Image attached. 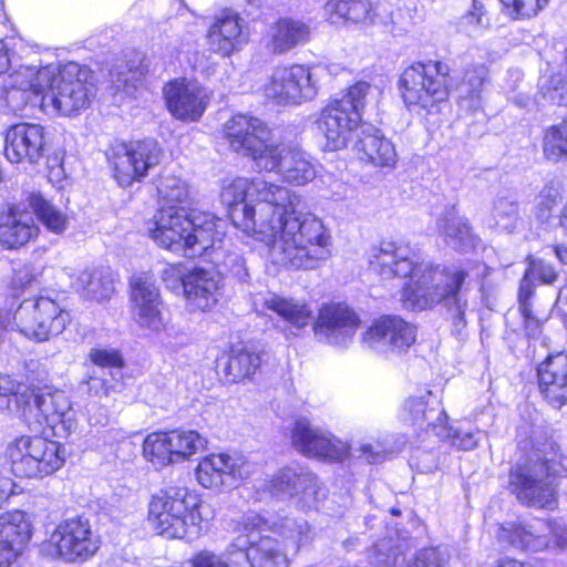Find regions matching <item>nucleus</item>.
<instances>
[{
    "label": "nucleus",
    "mask_w": 567,
    "mask_h": 567,
    "mask_svg": "<svg viewBox=\"0 0 567 567\" xmlns=\"http://www.w3.org/2000/svg\"><path fill=\"white\" fill-rule=\"evenodd\" d=\"M220 199L233 225L267 247L268 259L288 269H313L331 256V235L313 214H296L299 196L262 177H231Z\"/></svg>",
    "instance_id": "1"
},
{
    "label": "nucleus",
    "mask_w": 567,
    "mask_h": 567,
    "mask_svg": "<svg viewBox=\"0 0 567 567\" xmlns=\"http://www.w3.org/2000/svg\"><path fill=\"white\" fill-rule=\"evenodd\" d=\"M370 267L383 278H409L401 292L406 309L425 310L443 305L461 323L467 308L462 290L468 272L457 265H434L421 261L414 250L402 241H381L368 256Z\"/></svg>",
    "instance_id": "2"
},
{
    "label": "nucleus",
    "mask_w": 567,
    "mask_h": 567,
    "mask_svg": "<svg viewBox=\"0 0 567 567\" xmlns=\"http://www.w3.org/2000/svg\"><path fill=\"white\" fill-rule=\"evenodd\" d=\"M151 238L162 248L188 258L215 249L225 236V223L208 212L161 207L150 221Z\"/></svg>",
    "instance_id": "3"
},
{
    "label": "nucleus",
    "mask_w": 567,
    "mask_h": 567,
    "mask_svg": "<svg viewBox=\"0 0 567 567\" xmlns=\"http://www.w3.org/2000/svg\"><path fill=\"white\" fill-rule=\"evenodd\" d=\"M261 524L258 514H244L234 520L236 536L225 550L202 549L190 558L192 567H289V551L279 539L260 536Z\"/></svg>",
    "instance_id": "4"
},
{
    "label": "nucleus",
    "mask_w": 567,
    "mask_h": 567,
    "mask_svg": "<svg viewBox=\"0 0 567 567\" xmlns=\"http://www.w3.org/2000/svg\"><path fill=\"white\" fill-rule=\"evenodd\" d=\"M147 522L157 535L167 539L193 540L203 528V502L187 487L161 489L150 498Z\"/></svg>",
    "instance_id": "5"
},
{
    "label": "nucleus",
    "mask_w": 567,
    "mask_h": 567,
    "mask_svg": "<svg viewBox=\"0 0 567 567\" xmlns=\"http://www.w3.org/2000/svg\"><path fill=\"white\" fill-rule=\"evenodd\" d=\"M225 137L236 153L248 156L259 171L278 174L290 145L275 138L260 118L237 114L224 125Z\"/></svg>",
    "instance_id": "6"
},
{
    "label": "nucleus",
    "mask_w": 567,
    "mask_h": 567,
    "mask_svg": "<svg viewBox=\"0 0 567 567\" xmlns=\"http://www.w3.org/2000/svg\"><path fill=\"white\" fill-rule=\"evenodd\" d=\"M370 91L369 83L358 82L344 95L321 110L317 127L326 140L324 150L339 151L348 146L362 121V111Z\"/></svg>",
    "instance_id": "7"
},
{
    "label": "nucleus",
    "mask_w": 567,
    "mask_h": 567,
    "mask_svg": "<svg viewBox=\"0 0 567 567\" xmlns=\"http://www.w3.org/2000/svg\"><path fill=\"white\" fill-rule=\"evenodd\" d=\"M69 313L53 299L38 297L22 301L13 313L0 310V332L17 328L20 333L35 341H45L64 331Z\"/></svg>",
    "instance_id": "8"
},
{
    "label": "nucleus",
    "mask_w": 567,
    "mask_h": 567,
    "mask_svg": "<svg viewBox=\"0 0 567 567\" xmlns=\"http://www.w3.org/2000/svg\"><path fill=\"white\" fill-rule=\"evenodd\" d=\"M446 66L441 62L416 63L401 74L399 89L408 107L430 111L449 96Z\"/></svg>",
    "instance_id": "9"
},
{
    "label": "nucleus",
    "mask_w": 567,
    "mask_h": 567,
    "mask_svg": "<svg viewBox=\"0 0 567 567\" xmlns=\"http://www.w3.org/2000/svg\"><path fill=\"white\" fill-rule=\"evenodd\" d=\"M87 74L78 64H69L54 71L45 93L40 99V107L49 115H72L89 106L94 96V87L86 82Z\"/></svg>",
    "instance_id": "10"
},
{
    "label": "nucleus",
    "mask_w": 567,
    "mask_h": 567,
    "mask_svg": "<svg viewBox=\"0 0 567 567\" xmlns=\"http://www.w3.org/2000/svg\"><path fill=\"white\" fill-rule=\"evenodd\" d=\"M12 471L18 476L43 477L58 471L65 462V450L56 441L23 435L8 446Z\"/></svg>",
    "instance_id": "11"
},
{
    "label": "nucleus",
    "mask_w": 567,
    "mask_h": 567,
    "mask_svg": "<svg viewBox=\"0 0 567 567\" xmlns=\"http://www.w3.org/2000/svg\"><path fill=\"white\" fill-rule=\"evenodd\" d=\"M551 460L527 461L509 472L508 488L517 501L530 507L553 508L556 488L549 472Z\"/></svg>",
    "instance_id": "12"
},
{
    "label": "nucleus",
    "mask_w": 567,
    "mask_h": 567,
    "mask_svg": "<svg viewBox=\"0 0 567 567\" xmlns=\"http://www.w3.org/2000/svg\"><path fill=\"white\" fill-rule=\"evenodd\" d=\"M43 548L53 558L84 561L99 550L100 539L87 519L75 517L59 523Z\"/></svg>",
    "instance_id": "13"
},
{
    "label": "nucleus",
    "mask_w": 567,
    "mask_h": 567,
    "mask_svg": "<svg viewBox=\"0 0 567 567\" xmlns=\"http://www.w3.org/2000/svg\"><path fill=\"white\" fill-rule=\"evenodd\" d=\"M257 470V463L240 452L210 453L199 460L195 468V477L204 488L219 489L239 485Z\"/></svg>",
    "instance_id": "14"
},
{
    "label": "nucleus",
    "mask_w": 567,
    "mask_h": 567,
    "mask_svg": "<svg viewBox=\"0 0 567 567\" xmlns=\"http://www.w3.org/2000/svg\"><path fill=\"white\" fill-rule=\"evenodd\" d=\"M262 92L278 105H300L315 99L318 89L309 66L292 64L275 68L264 83Z\"/></svg>",
    "instance_id": "15"
},
{
    "label": "nucleus",
    "mask_w": 567,
    "mask_h": 567,
    "mask_svg": "<svg viewBox=\"0 0 567 567\" xmlns=\"http://www.w3.org/2000/svg\"><path fill=\"white\" fill-rule=\"evenodd\" d=\"M161 148L153 140L120 143L112 147L109 156L113 176L123 187L142 181L150 168L159 162Z\"/></svg>",
    "instance_id": "16"
},
{
    "label": "nucleus",
    "mask_w": 567,
    "mask_h": 567,
    "mask_svg": "<svg viewBox=\"0 0 567 567\" xmlns=\"http://www.w3.org/2000/svg\"><path fill=\"white\" fill-rule=\"evenodd\" d=\"M361 323L358 313L346 303H323L312 324L318 340L336 347H348Z\"/></svg>",
    "instance_id": "17"
},
{
    "label": "nucleus",
    "mask_w": 567,
    "mask_h": 567,
    "mask_svg": "<svg viewBox=\"0 0 567 567\" xmlns=\"http://www.w3.org/2000/svg\"><path fill=\"white\" fill-rule=\"evenodd\" d=\"M416 339L415 327L398 316H383L362 333V343L379 353L400 354Z\"/></svg>",
    "instance_id": "18"
},
{
    "label": "nucleus",
    "mask_w": 567,
    "mask_h": 567,
    "mask_svg": "<svg viewBox=\"0 0 567 567\" xmlns=\"http://www.w3.org/2000/svg\"><path fill=\"white\" fill-rule=\"evenodd\" d=\"M264 489L275 497L293 498L298 506L308 509L317 505L320 494L318 478L300 466L280 468L265 482Z\"/></svg>",
    "instance_id": "19"
},
{
    "label": "nucleus",
    "mask_w": 567,
    "mask_h": 567,
    "mask_svg": "<svg viewBox=\"0 0 567 567\" xmlns=\"http://www.w3.org/2000/svg\"><path fill=\"white\" fill-rule=\"evenodd\" d=\"M132 316L143 329L158 333L166 329L159 289L152 275L143 272L131 279Z\"/></svg>",
    "instance_id": "20"
},
{
    "label": "nucleus",
    "mask_w": 567,
    "mask_h": 567,
    "mask_svg": "<svg viewBox=\"0 0 567 567\" xmlns=\"http://www.w3.org/2000/svg\"><path fill=\"white\" fill-rule=\"evenodd\" d=\"M34 409V423L53 436L66 439L78 429L72 403L62 391L38 393Z\"/></svg>",
    "instance_id": "21"
},
{
    "label": "nucleus",
    "mask_w": 567,
    "mask_h": 567,
    "mask_svg": "<svg viewBox=\"0 0 567 567\" xmlns=\"http://www.w3.org/2000/svg\"><path fill=\"white\" fill-rule=\"evenodd\" d=\"M163 94L169 113L185 122L198 121L210 101V92L205 86L185 78L168 82Z\"/></svg>",
    "instance_id": "22"
},
{
    "label": "nucleus",
    "mask_w": 567,
    "mask_h": 567,
    "mask_svg": "<svg viewBox=\"0 0 567 567\" xmlns=\"http://www.w3.org/2000/svg\"><path fill=\"white\" fill-rule=\"evenodd\" d=\"M45 128L35 123L21 122L11 125L4 135V156L14 164L38 163L45 153Z\"/></svg>",
    "instance_id": "23"
},
{
    "label": "nucleus",
    "mask_w": 567,
    "mask_h": 567,
    "mask_svg": "<svg viewBox=\"0 0 567 567\" xmlns=\"http://www.w3.org/2000/svg\"><path fill=\"white\" fill-rule=\"evenodd\" d=\"M291 443L303 455L329 461H341L350 453L347 443L311 426L307 421L296 423Z\"/></svg>",
    "instance_id": "24"
},
{
    "label": "nucleus",
    "mask_w": 567,
    "mask_h": 567,
    "mask_svg": "<svg viewBox=\"0 0 567 567\" xmlns=\"http://www.w3.org/2000/svg\"><path fill=\"white\" fill-rule=\"evenodd\" d=\"M221 277L214 269L195 268L182 279L186 303L196 311L210 310L218 301Z\"/></svg>",
    "instance_id": "25"
},
{
    "label": "nucleus",
    "mask_w": 567,
    "mask_h": 567,
    "mask_svg": "<svg viewBox=\"0 0 567 567\" xmlns=\"http://www.w3.org/2000/svg\"><path fill=\"white\" fill-rule=\"evenodd\" d=\"M539 389L554 408L567 403V352L548 355L537 369Z\"/></svg>",
    "instance_id": "26"
},
{
    "label": "nucleus",
    "mask_w": 567,
    "mask_h": 567,
    "mask_svg": "<svg viewBox=\"0 0 567 567\" xmlns=\"http://www.w3.org/2000/svg\"><path fill=\"white\" fill-rule=\"evenodd\" d=\"M9 73V85L13 90L9 93V99L14 92H21L29 101L34 97L39 103L43 93H45L50 82L53 80L55 68L47 65L39 68L32 64L18 63L12 60Z\"/></svg>",
    "instance_id": "27"
},
{
    "label": "nucleus",
    "mask_w": 567,
    "mask_h": 567,
    "mask_svg": "<svg viewBox=\"0 0 567 567\" xmlns=\"http://www.w3.org/2000/svg\"><path fill=\"white\" fill-rule=\"evenodd\" d=\"M400 419L405 424L421 430L432 427L436 430L443 426L447 415L440 403L432 398V392L426 391L419 395L408 398L400 411Z\"/></svg>",
    "instance_id": "28"
},
{
    "label": "nucleus",
    "mask_w": 567,
    "mask_h": 567,
    "mask_svg": "<svg viewBox=\"0 0 567 567\" xmlns=\"http://www.w3.org/2000/svg\"><path fill=\"white\" fill-rule=\"evenodd\" d=\"M262 303L266 309L280 317L295 336L306 329L313 319L311 305L305 299L269 292L262 297Z\"/></svg>",
    "instance_id": "29"
},
{
    "label": "nucleus",
    "mask_w": 567,
    "mask_h": 567,
    "mask_svg": "<svg viewBox=\"0 0 567 567\" xmlns=\"http://www.w3.org/2000/svg\"><path fill=\"white\" fill-rule=\"evenodd\" d=\"M38 234L39 227L31 212L13 207L0 216V244L7 248L22 247Z\"/></svg>",
    "instance_id": "30"
},
{
    "label": "nucleus",
    "mask_w": 567,
    "mask_h": 567,
    "mask_svg": "<svg viewBox=\"0 0 567 567\" xmlns=\"http://www.w3.org/2000/svg\"><path fill=\"white\" fill-rule=\"evenodd\" d=\"M207 37L212 50L223 56L229 55L247 40L244 20L237 13L225 12L212 24Z\"/></svg>",
    "instance_id": "31"
},
{
    "label": "nucleus",
    "mask_w": 567,
    "mask_h": 567,
    "mask_svg": "<svg viewBox=\"0 0 567 567\" xmlns=\"http://www.w3.org/2000/svg\"><path fill=\"white\" fill-rule=\"evenodd\" d=\"M354 150L361 161L375 167L392 168L398 161L393 143L374 128L361 131L354 144Z\"/></svg>",
    "instance_id": "32"
},
{
    "label": "nucleus",
    "mask_w": 567,
    "mask_h": 567,
    "mask_svg": "<svg viewBox=\"0 0 567 567\" xmlns=\"http://www.w3.org/2000/svg\"><path fill=\"white\" fill-rule=\"evenodd\" d=\"M436 229L443 241L455 250H467L475 246L476 237L466 218L455 207L445 208L436 219Z\"/></svg>",
    "instance_id": "33"
},
{
    "label": "nucleus",
    "mask_w": 567,
    "mask_h": 567,
    "mask_svg": "<svg viewBox=\"0 0 567 567\" xmlns=\"http://www.w3.org/2000/svg\"><path fill=\"white\" fill-rule=\"evenodd\" d=\"M324 13L333 24L370 23L374 17L373 0H328Z\"/></svg>",
    "instance_id": "34"
},
{
    "label": "nucleus",
    "mask_w": 567,
    "mask_h": 567,
    "mask_svg": "<svg viewBox=\"0 0 567 567\" xmlns=\"http://www.w3.org/2000/svg\"><path fill=\"white\" fill-rule=\"evenodd\" d=\"M310 35L307 24L292 19H279L269 32L270 49L275 53H285L305 43Z\"/></svg>",
    "instance_id": "35"
},
{
    "label": "nucleus",
    "mask_w": 567,
    "mask_h": 567,
    "mask_svg": "<svg viewBox=\"0 0 567 567\" xmlns=\"http://www.w3.org/2000/svg\"><path fill=\"white\" fill-rule=\"evenodd\" d=\"M74 287L86 298L103 301L114 292L113 276L107 267L86 268L76 277Z\"/></svg>",
    "instance_id": "36"
},
{
    "label": "nucleus",
    "mask_w": 567,
    "mask_h": 567,
    "mask_svg": "<svg viewBox=\"0 0 567 567\" xmlns=\"http://www.w3.org/2000/svg\"><path fill=\"white\" fill-rule=\"evenodd\" d=\"M261 357L259 352L247 348H233L225 362L217 363L224 377L229 382L249 379L259 369Z\"/></svg>",
    "instance_id": "37"
},
{
    "label": "nucleus",
    "mask_w": 567,
    "mask_h": 567,
    "mask_svg": "<svg viewBox=\"0 0 567 567\" xmlns=\"http://www.w3.org/2000/svg\"><path fill=\"white\" fill-rule=\"evenodd\" d=\"M272 529L281 537L282 546L292 554H296L313 538L312 527L301 517H282L274 523Z\"/></svg>",
    "instance_id": "38"
},
{
    "label": "nucleus",
    "mask_w": 567,
    "mask_h": 567,
    "mask_svg": "<svg viewBox=\"0 0 567 567\" xmlns=\"http://www.w3.org/2000/svg\"><path fill=\"white\" fill-rule=\"evenodd\" d=\"M31 535L32 523L28 513L16 509L0 515V543L14 545L22 550Z\"/></svg>",
    "instance_id": "39"
},
{
    "label": "nucleus",
    "mask_w": 567,
    "mask_h": 567,
    "mask_svg": "<svg viewBox=\"0 0 567 567\" xmlns=\"http://www.w3.org/2000/svg\"><path fill=\"white\" fill-rule=\"evenodd\" d=\"M316 174L310 156L291 146L277 175L286 183L300 186L313 181Z\"/></svg>",
    "instance_id": "40"
},
{
    "label": "nucleus",
    "mask_w": 567,
    "mask_h": 567,
    "mask_svg": "<svg viewBox=\"0 0 567 567\" xmlns=\"http://www.w3.org/2000/svg\"><path fill=\"white\" fill-rule=\"evenodd\" d=\"M487 70L483 65L468 69L456 87L458 106L466 112L481 107V92Z\"/></svg>",
    "instance_id": "41"
},
{
    "label": "nucleus",
    "mask_w": 567,
    "mask_h": 567,
    "mask_svg": "<svg viewBox=\"0 0 567 567\" xmlns=\"http://www.w3.org/2000/svg\"><path fill=\"white\" fill-rule=\"evenodd\" d=\"M29 207L47 230L60 235L69 226V216L58 206L48 202L39 194H31L28 198Z\"/></svg>",
    "instance_id": "42"
},
{
    "label": "nucleus",
    "mask_w": 567,
    "mask_h": 567,
    "mask_svg": "<svg viewBox=\"0 0 567 567\" xmlns=\"http://www.w3.org/2000/svg\"><path fill=\"white\" fill-rule=\"evenodd\" d=\"M142 453L145 461L155 470L175 464L167 431L147 434L142 444Z\"/></svg>",
    "instance_id": "43"
},
{
    "label": "nucleus",
    "mask_w": 567,
    "mask_h": 567,
    "mask_svg": "<svg viewBox=\"0 0 567 567\" xmlns=\"http://www.w3.org/2000/svg\"><path fill=\"white\" fill-rule=\"evenodd\" d=\"M173 456L176 463L189 460L193 455L204 451L207 440L194 430L167 431Z\"/></svg>",
    "instance_id": "44"
},
{
    "label": "nucleus",
    "mask_w": 567,
    "mask_h": 567,
    "mask_svg": "<svg viewBox=\"0 0 567 567\" xmlns=\"http://www.w3.org/2000/svg\"><path fill=\"white\" fill-rule=\"evenodd\" d=\"M519 220L518 202L512 194L497 195L492 203L491 226L501 231L512 233Z\"/></svg>",
    "instance_id": "45"
},
{
    "label": "nucleus",
    "mask_w": 567,
    "mask_h": 567,
    "mask_svg": "<svg viewBox=\"0 0 567 567\" xmlns=\"http://www.w3.org/2000/svg\"><path fill=\"white\" fill-rule=\"evenodd\" d=\"M157 190L162 207H186L190 199L187 183L177 176H164Z\"/></svg>",
    "instance_id": "46"
},
{
    "label": "nucleus",
    "mask_w": 567,
    "mask_h": 567,
    "mask_svg": "<svg viewBox=\"0 0 567 567\" xmlns=\"http://www.w3.org/2000/svg\"><path fill=\"white\" fill-rule=\"evenodd\" d=\"M527 262L528 267L520 284L519 293L532 296L533 279H538L546 285H550L556 281L557 272L549 262L543 259L534 258L532 256L527 258Z\"/></svg>",
    "instance_id": "47"
},
{
    "label": "nucleus",
    "mask_w": 567,
    "mask_h": 567,
    "mask_svg": "<svg viewBox=\"0 0 567 567\" xmlns=\"http://www.w3.org/2000/svg\"><path fill=\"white\" fill-rule=\"evenodd\" d=\"M544 154L548 159H567V122L548 128L544 136Z\"/></svg>",
    "instance_id": "48"
},
{
    "label": "nucleus",
    "mask_w": 567,
    "mask_h": 567,
    "mask_svg": "<svg viewBox=\"0 0 567 567\" xmlns=\"http://www.w3.org/2000/svg\"><path fill=\"white\" fill-rule=\"evenodd\" d=\"M550 530L549 525L542 519H533L525 524V533L523 540L524 549L538 551L547 547L548 545V533Z\"/></svg>",
    "instance_id": "49"
},
{
    "label": "nucleus",
    "mask_w": 567,
    "mask_h": 567,
    "mask_svg": "<svg viewBox=\"0 0 567 567\" xmlns=\"http://www.w3.org/2000/svg\"><path fill=\"white\" fill-rule=\"evenodd\" d=\"M507 13L514 19H529L544 10L549 0H501Z\"/></svg>",
    "instance_id": "50"
},
{
    "label": "nucleus",
    "mask_w": 567,
    "mask_h": 567,
    "mask_svg": "<svg viewBox=\"0 0 567 567\" xmlns=\"http://www.w3.org/2000/svg\"><path fill=\"white\" fill-rule=\"evenodd\" d=\"M560 197L554 188H544L536 197V217L540 221H547L558 206Z\"/></svg>",
    "instance_id": "51"
},
{
    "label": "nucleus",
    "mask_w": 567,
    "mask_h": 567,
    "mask_svg": "<svg viewBox=\"0 0 567 567\" xmlns=\"http://www.w3.org/2000/svg\"><path fill=\"white\" fill-rule=\"evenodd\" d=\"M530 296L519 293V310L524 318L526 333L529 338L540 336L542 321L534 317L529 302Z\"/></svg>",
    "instance_id": "52"
},
{
    "label": "nucleus",
    "mask_w": 567,
    "mask_h": 567,
    "mask_svg": "<svg viewBox=\"0 0 567 567\" xmlns=\"http://www.w3.org/2000/svg\"><path fill=\"white\" fill-rule=\"evenodd\" d=\"M525 524L508 523L498 527V540L506 542L509 546L524 549V543H520V538H524Z\"/></svg>",
    "instance_id": "53"
},
{
    "label": "nucleus",
    "mask_w": 567,
    "mask_h": 567,
    "mask_svg": "<svg viewBox=\"0 0 567 567\" xmlns=\"http://www.w3.org/2000/svg\"><path fill=\"white\" fill-rule=\"evenodd\" d=\"M90 359L102 368H118L123 363L120 352L115 349H92Z\"/></svg>",
    "instance_id": "54"
},
{
    "label": "nucleus",
    "mask_w": 567,
    "mask_h": 567,
    "mask_svg": "<svg viewBox=\"0 0 567 567\" xmlns=\"http://www.w3.org/2000/svg\"><path fill=\"white\" fill-rule=\"evenodd\" d=\"M21 384L9 375L0 374V409H11V402H17Z\"/></svg>",
    "instance_id": "55"
},
{
    "label": "nucleus",
    "mask_w": 567,
    "mask_h": 567,
    "mask_svg": "<svg viewBox=\"0 0 567 567\" xmlns=\"http://www.w3.org/2000/svg\"><path fill=\"white\" fill-rule=\"evenodd\" d=\"M41 269L34 265H23L14 270L12 284L18 289H24L38 281Z\"/></svg>",
    "instance_id": "56"
},
{
    "label": "nucleus",
    "mask_w": 567,
    "mask_h": 567,
    "mask_svg": "<svg viewBox=\"0 0 567 567\" xmlns=\"http://www.w3.org/2000/svg\"><path fill=\"white\" fill-rule=\"evenodd\" d=\"M148 68L147 65L140 63L136 68H130L128 73L130 75L124 74L123 72H118L117 79L114 81L116 86L120 89L121 85L126 90V92H130V87L135 89L138 83L142 82L143 78L147 73Z\"/></svg>",
    "instance_id": "57"
},
{
    "label": "nucleus",
    "mask_w": 567,
    "mask_h": 567,
    "mask_svg": "<svg viewBox=\"0 0 567 567\" xmlns=\"http://www.w3.org/2000/svg\"><path fill=\"white\" fill-rule=\"evenodd\" d=\"M480 432L472 430H455L451 435L452 445L461 450H472L480 441Z\"/></svg>",
    "instance_id": "58"
},
{
    "label": "nucleus",
    "mask_w": 567,
    "mask_h": 567,
    "mask_svg": "<svg viewBox=\"0 0 567 567\" xmlns=\"http://www.w3.org/2000/svg\"><path fill=\"white\" fill-rule=\"evenodd\" d=\"M464 19L466 23L477 28H486L489 24L485 4L481 0H473L472 7Z\"/></svg>",
    "instance_id": "59"
},
{
    "label": "nucleus",
    "mask_w": 567,
    "mask_h": 567,
    "mask_svg": "<svg viewBox=\"0 0 567 567\" xmlns=\"http://www.w3.org/2000/svg\"><path fill=\"white\" fill-rule=\"evenodd\" d=\"M371 559L373 564L386 567L396 563V556L385 540L374 546Z\"/></svg>",
    "instance_id": "60"
},
{
    "label": "nucleus",
    "mask_w": 567,
    "mask_h": 567,
    "mask_svg": "<svg viewBox=\"0 0 567 567\" xmlns=\"http://www.w3.org/2000/svg\"><path fill=\"white\" fill-rule=\"evenodd\" d=\"M408 567H442L437 549L425 548L421 550Z\"/></svg>",
    "instance_id": "61"
},
{
    "label": "nucleus",
    "mask_w": 567,
    "mask_h": 567,
    "mask_svg": "<svg viewBox=\"0 0 567 567\" xmlns=\"http://www.w3.org/2000/svg\"><path fill=\"white\" fill-rule=\"evenodd\" d=\"M229 271L240 281H245L248 278V271L246 268V261L244 257L239 255H229L225 260Z\"/></svg>",
    "instance_id": "62"
},
{
    "label": "nucleus",
    "mask_w": 567,
    "mask_h": 567,
    "mask_svg": "<svg viewBox=\"0 0 567 567\" xmlns=\"http://www.w3.org/2000/svg\"><path fill=\"white\" fill-rule=\"evenodd\" d=\"M86 384L89 392L95 396H109L112 392V386L101 377L90 375Z\"/></svg>",
    "instance_id": "63"
},
{
    "label": "nucleus",
    "mask_w": 567,
    "mask_h": 567,
    "mask_svg": "<svg viewBox=\"0 0 567 567\" xmlns=\"http://www.w3.org/2000/svg\"><path fill=\"white\" fill-rule=\"evenodd\" d=\"M87 420L91 425L104 426L109 422V414L105 408L99 406L96 403H91L86 408Z\"/></svg>",
    "instance_id": "64"
}]
</instances>
